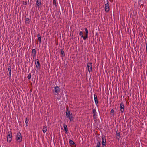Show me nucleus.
<instances>
[{"mask_svg":"<svg viewBox=\"0 0 147 147\" xmlns=\"http://www.w3.org/2000/svg\"><path fill=\"white\" fill-rule=\"evenodd\" d=\"M25 123L26 124H28V120L27 119V118H26L25 119Z\"/></svg>","mask_w":147,"mask_h":147,"instance_id":"27","label":"nucleus"},{"mask_svg":"<svg viewBox=\"0 0 147 147\" xmlns=\"http://www.w3.org/2000/svg\"><path fill=\"white\" fill-rule=\"evenodd\" d=\"M66 115L67 118H69L71 121L73 120L74 118L70 114V111H68L67 110V112H66Z\"/></svg>","mask_w":147,"mask_h":147,"instance_id":"3","label":"nucleus"},{"mask_svg":"<svg viewBox=\"0 0 147 147\" xmlns=\"http://www.w3.org/2000/svg\"><path fill=\"white\" fill-rule=\"evenodd\" d=\"M37 37L39 40V41L40 43H41V39L40 35L39 34H38Z\"/></svg>","mask_w":147,"mask_h":147,"instance_id":"18","label":"nucleus"},{"mask_svg":"<svg viewBox=\"0 0 147 147\" xmlns=\"http://www.w3.org/2000/svg\"><path fill=\"white\" fill-rule=\"evenodd\" d=\"M64 128L65 131L66 132L68 130H67V126L66 125L64 124Z\"/></svg>","mask_w":147,"mask_h":147,"instance_id":"21","label":"nucleus"},{"mask_svg":"<svg viewBox=\"0 0 147 147\" xmlns=\"http://www.w3.org/2000/svg\"><path fill=\"white\" fill-rule=\"evenodd\" d=\"M26 124V125H27V124Z\"/></svg>","mask_w":147,"mask_h":147,"instance_id":"34","label":"nucleus"},{"mask_svg":"<svg viewBox=\"0 0 147 147\" xmlns=\"http://www.w3.org/2000/svg\"><path fill=\"white\" fill-rule=\"evenodd\" d=\"M142 5H143L142 4L141 5V6H142Z\"/></svg>","mask_w":147,"mask_h":147,"instance_id":"33","label":"nucleus"},{"mask_svg":"<svg viewBox=\"0 0 147 147\" xmlns=\"http://www.w3.org/2000/svg\"><path fill=\"white\" fill-rule=\"evenodd\" d=\"M47 127L46 126H45L43 127L42 129V131L43 133H45L46 132V131H47Z\"/></svg>","mask_w":147,"mask_h":147,"instance_id":"20","label":"nucleus"},{"mask_svg":"<svg viewBox=\"0 0 147 147\" xmlns=\"http://www.w3.org/2000/svg\"><path fill=\"white\" fill-rule=\"evenodd\" d=\"M31 78V74H29L28 75V76L27 77V78L28 79H30Z\"/></svg>","mask_w":147,"mask_h":147,"instance_id":"25","label":"nucleus"},{"mask_svg":"<svg viewBox=\"0 0 147 147\" xmlns=\"http://www.w3.org/2000/svg\"><path fill=\"white\" fill-rule=\"evenodd\" d=\"M79 35L81 37H83V34L82 31L80 32L79 33Z\"/></svg>","mask_w":147,"mask_h":147,"instance_id":"23","label":"nucleus"},{"mask_svg":"<svg viewBox=\"0 0 147 147\" xmlns=\"http://www.w3.org/2000/svg\"><path fill=\"white\" fill-rule=\"evenodd\" d=\"M92 112H93V118L94 119H96L97 116L96 115V111L95 109H93Z\"/></svg>","mask_w":147,"mask_h":147,"instance_id":"11","label":"nucleus"},{"mask_svg":"<svg viewBox=\"0 0 147 147\" xmlns=\"http://www.w3.org/2000/svg\"><path fill=\"white\" fill-rule=\"evenodd\" d=\"M110 114L112 115H113L114 114V111L113 109H111L110 112Z\"/></svg>","mask_w":147,"mask_h":147,"instance_id":"22","label":"nucleus"},{"mask_svg":"<svg viewBox=\"0 0 147 147\" xmlns=\"http://www.w3.org/2000/svg\"><path fill=\"white\" fill-rule=\"evenodd\" d=\"M116 136H118V137H119V138H120L121 137V136H120V132L119 131L118 129L116 131Z\"/></svg>","mask_w":147,"mask_h":147,"instance_id":"19","label":"nucleus"},{"mask_svg":"<svg viewBox=\"0 0 147 147\" xmlns=\"http://www.w3.org/2000/svg\"><path fill=\"white\" fill-rule=\"evenodd\" d=\"M69 143L71 145L74 144V141L70 140L69 141Z\"/></svg>","mask_w":147,"mask_h":147,"instance_id":"24","label":"nucleus"},{"mask_svg":"<svg viewBox=\"0 0 147 147\" xmlns=\"http://www.w3.org/2000/svg\"><path fill=\"white\" fill-rule=\"evenodd\" d=\"M138 4L140 5L141 4V0H138Z\"/></svg>","mask_w":147,"mask_h":147,"instance_id":"29","label":"nucleus"},{"mask_svg":"<svg viewBox=\"0 0 147 147\" xmlns=\"http://www.w3.org/2000/svg\"><path fill=\"white\" fill-rule=\"evenodd\" d=\"M94 100L96 105L98 106V102L97 99V96L95 94L94 95Z\"/></svg>","mask_w":147,"mask_h":147,"instance_id":"10","label":"nucleus"},{"mask_svg":"<svg viewBox=\"0 0 147 147\" xmlns=\"http://www.w3.org/2000/svg\"><path fill=\"white\" fill-rule=\"evenodd\" d=\"M35 61L37 68L38 69L40 67V63L38 60V59H35Z\"/></svg>","mask_w":147,"mask_h":147,"instance_id":"9","label":"nucleus"},{"mask_svg":"<svg viewBox=\"0 0 147 147\" xmlns=\"http://www.w3.org/2000/svg\"><path fill=\"white\" fill-rule=\"evenodd\" d=\"M92 63H88L87 64V66L88 71L90 72L92 71Z\"/></svg>","mask_w":147,"mask_h":147,"instance_id":"4","label":"nucleus"},{"mask_svg":"<svg viewBox=\"0 0 147 147\" xmlns=\"http://www.w3.org/2000/svg\"><path fill=\"white\" fill-rule=\"evenodd\" d=\"M16 140L19 142H20L22 141L21 134L20 133H17V134Z\"/></svg>","mask_w":147,"mask_h":147,"instance_id":"2","label":"nucleus"},{"mask_svg":"<svg viewBox=\"0 0 147 147\" xmlns=\"http://www.w3.org/2000/svg\"><path fill=\"white\" fill-rule=\"evenodd\" d=\"M97 142L95 147H101V143L100 141L97 138L96 139Z\"/></svg>","mask_w":147,"mask_h":147,"instance_id":"13","label":"nucleus"},{"mask_svg":"<svg viewBox=\"0 0 147 147\" xmlns=\"http://www.w3.org/2000/svg\"><path fill=\"white\" fill-rule=\"evenodd\" d=\"M12 134L11 133H9L7 136V140L8 142H10L12 139Z\"/></svg>","mask_w":147,"mask_h":147,"instance_id":"7","label":"nucleus"},{"mask_svg":"<svg viewBox=\"0 0 147 147\" xmlns=\"http://www.w3.org/2000/svg\"><path fill=\"white\" fill-rule=\"evenodd\" d=\"M121 112L123 113L124 111V106L123 102L121 103L120 104Z\"/></svg>","mask_w":147,"mask_h":147,"instance_id":"5","label":"nucleus"},{"mask_svg":"<svg viewBox=\"0 0 147 147\" xmlns=\"http://www.w3.org/2000/svg\"><path fill=\"white\" fill-rule=\"evenodd\" d=\"M8 70L9 72V76L11 77V66H9L8 67Z\"/></svg>","mask_w":147,"mask_h":147,"instance_id":"16","label":"nucleus"},{"mask_svg":"<svg viewBox=\"0 0 147 147\" xmlns=\"http://www.w3.org/2000/svg\"><path fill=\"white\" fill-rule=\"evenodd\" d=\"M36 4L38 8L39 9L40 7V5L41 4L40 1H39L38 0H37L36 1Z\"/></svg>","mask_w":147,"mask_h":147,"instance_id":"14","label":"nucleus"},{"mask_svg":"<svg viewBox=\"0 0 147 147\" xmlns=\"http://www.w3.org/2000/svg\"><path fill=\"white\" fill-rule=\"evenodd\" d=\"M107 3L105 4V11L106 12H108L110 9L109 5L108 0H107Z\"/></svg>","mask_w":147,"mask_h":147,"instance_id":"1","label":"nucleus"},{"mask_svg":"<svg viewBox=\"0 0 147 147\" xmlns=\"http://www.w3.org/2000/svg\"><path fill=\"white\" fill-rule=\"evenodd\" d=\"M106 146V144H105V143H104V144H102V147H104L105 146Z\"/></svg>","mask_w":147,"mask_h":147,"instance_id":"30","label":"nucleus"},{"mask_svg":"<svg viewBox=\"0 0 147 147\" xmlns=\"http://www.w3.org/2000/svg\"><path fill=\"white\" fill-rule=\"evenodd\" d=\"M74 147H76V144H75V143H74Z\"/></svg>","mask_w":147,"mask_h":147,"instance_id":"32","label":"nucleus"},{"mask_svg":"<svg viewBox=\"0 0 147 147\" xmlns=\"http://www.w3.org/2000/svg\"><path fill=\"white\" fill-rule=\"evenodd\" d=\"M53 4L54 5H55V6H56V1L55 0H53Z\"/></svg>","mask_w":147,"mask_h":147,"instance_id":"26","label":"nucleus"},{"mask_svg":"<svg viewBox=\"0 0 147 147\" xmlns=\"http://www.w3.org/2000/svg\"><path fill=\"white\" fill-rule=\"evenodd\" d=\"M85 36H83V37H82L84 40H86L87 38L88 33V30L86 27L85 28Z\"/></svg>","mask_w":147,"mask_h":147,"instance_id":"6","label":"nucleus"},{"mask_svg":"<svg viewBox=\"0 0 147 147\" xmlns=\"http://www.w3.org/2000/svg\"><path fill=\"white\" fill-rule=\"evenodd\" d=\"M60 89L59 88L58 86L55 87L54 88V92L55 93V95H56L57 94L58 92L59 91Z\"/></svg>","mask_w":147,"mask_h":147,"instance_id":"12","label":"nucleus"},{"mask_svg":"<svg viewBox=\"0 0 147 147\" xmlns=\"http://www.w3.org/2000/svg\"><path fill=\"white\" fill-rule=\"evenodd\" d=\"M36 55V50L35 49H33L32 50V55L33 57H35Z\"/></svg>","mask_w":147,"mask_h":147,"instance_id":"15","label":"nucleus"},{"mask_svg":"<svg viewBox=\"0 0 147 147\" xmlns=\"http://www.w3.org/2000/svg\"><path fill=\"white\" fill-rule=\"evenodd\" d=\"M60 51L61 53V57H64L65 56V55L64 54V52L63 50L62 49H61L60 50Z\"/></svg>","mask_w":147,"mask_h":147,"instance_id":"17","label":"nucleus"},{"mask_svg":"<svg viewBox=\"0 0 147 147\" xmlns=\"http://www.w3.org/2000/svg\"><path fill=\"white\" fill-rule=\"evenodd\" d=\"M29 22V19L28 18H26V20L25 22L27 23H28Z\"/></svg>","mask_w":147,"mask_h":147,"instance_id":"28","label":"nucleus"},{"mask_svg":"<svg viewBox=\"0 0 147 147\" xmlns=\"http://www.w3.org/2000/svg\"><path fill=\"white\" fill-rule=\"evenodd\" d=\"M101 138L102 144H104V143L106 144V137L104 135H102L101 136Z\"/></svg>","mask_w":147,"mask_h":147,"instance_id":"8","label":"nucleus"},{"mask_svg":"<svg viewBox=\"0 0 147 147\" xmlns=\"http://www.w3.org/2000/svg\"><path fill=\"white\" fill-rule=\"evenodd\" d=\"M146 53H147V43L146 44Z\"/></svg>","mask_w":147,"mask_h":147,"instance_id":"31","label":"nucleus"}]
</instances>
